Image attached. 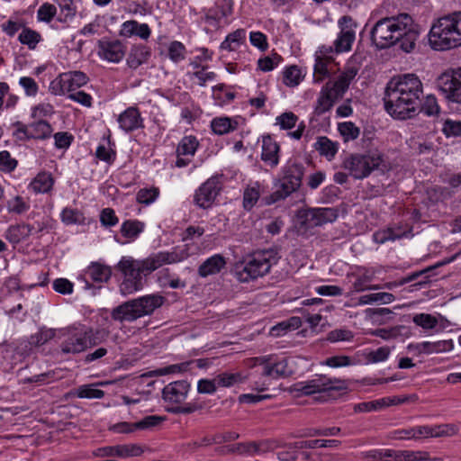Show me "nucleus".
Returning a JSON list of instances; mask_svg holds the SVG:
<instances>
[{"mask_svg":"<svg viewBox=\"0 0 461 461\" xmlns=\"http://www.w3.org/2000/svg\"><path fill=\"white\" fill-rule=\"evenodd\" d=\"M429 438L451 437L457 433V428L453 424L429 426Z\"/></svg>","mask_w":461,"mask_h":461,"instance_id":"obj_43","label":"nucleus"},{"mask_svg":"<svg viewBox=\"0 0 461 461\" xmlns=\"http://www.w3.org/2000/svg\"><path fill=\"white\" fill-rule=\"evenodd\" d=\"M303 76L297 66H290L283 73V82L289 87H294L300 84Z\"/></svg>","mask_w":461,"mask_h":461,"instance_id":"obj_39","label":"nucleus"},{"mask_svg":"<svg viewBox=\"0 0 461 461\" xmlns=\"http://www.w3.org/2000/svg\"><path fill=\"white\" fill-rule=\"evenodd\" d=\"M303 173L304 167L303 165L289 160L282 169V177L300 187Z\"/></svg>","mask_w":461,"mask_h":461,"instance_id":"obj_27","label":"nucleus"},{"mask_svg":"<svg viewBox=\"0 0 461 461\" xmlns=\"http://www.w3.org/2000/svg\"><path fill=\"white\" fill-rule=\"evenodd\" d=\"M413 322L425 330L434 329L438 321L436 317L428 313H419L413 316Z\"/></svg>","mask_w":461,"mask_h":461,"instance_id":"obj_47","label":"nucleus"},{"mask_svg":"<svg viewBox=\"0 0 461 461\" xmlns=\"http://www.w3.org/2000/svg\"><path fill=\"white\" fill-rule=\"evenodd\" d=\"M66 336V339L60 344V351L65 355L81 353L95 344V341H92L89 333L86 331L69 330L67 331Z\"/></svg>","mask_w":461,"mask_h":461,"instance_id":"obj_12","label":"nucleus"},{"mask_svg":"<svg viewBox=\"0 0 461 461\" xmlns=\"http://www.w3.org/2000/svg\"><path fill=\"white\" fill-rule=\"evenodd\" d=\"M88 77L81 71H70L60 74L50 84V91L55 95L73 93L87 83Z\"/></svg>","mask_w":461,"mask_h":461,"instance_id":"obj_10","label":"nucleus"},{"mask_svg":"<svg viewBox=\"0 0 461 461\" xmlns=\"http://www.w3.org/2000/svg\"><path fill=\"white\" fill-rule=\"evenodd\" d=\"M29 125L31 139L45 140L51 136L53 129L51 125L43 120L32 122Z\"/></svg>","mask_w":461,"mask_h":461,"instance_id":"obj_30","label":"nucleus"},{"mask_svg":"<svg viewBox=\"0 0 461 461\" xmlns=\"http://www.w3.org/2000/svg\"><path fill=\"white\" fill-rule=\"evenodd\" d=\"M386 399H380L372 402H361L355 405V411L366 412L376 411L386 406Z\"/></svg>","mask_w":461,"mask_h":461,"instance_id":"obj_51","label":"nucleus"},{"mask_svg":"<svg viewBox=\"0 0 461 461\" xmlns=\"http://www.w3.org/2000/svg\"><path fill=\"white\" fill-rule=\"evenodd\" d=\"M420 109L429 116L436 115L439 113V106L434 95H428L424 103L420 104Z\"/></svg>","mask_w":461,"mask_h":461,"instance_id":"obj_53","label":"nucleus"},{"mask_svg":"<svg viewBox=\"0 0 461 461\" xmlns=\"http://www.w3.org/2000/svg\"><path fill=\"white\" fill-rule=\"evenodd\" d=\"M353 339V333L346 329H337L330 331L327 339L330 342L348 341Z\"/></svg>","mask_w":461,"mask_h":461,"instance_id":"obj_56","label":"nucleus"},{"mask_svg":"<svg viewBox=\"0 0 461 461\" xmlns=\"http://www.w3.org/2000/svg\"><path fill=\"white\" fill-rule=\"evenodd\" d=\"M358 68L352 65H347L344 70L339 75L336 81L330 83V88L336 93L337 96L342 98L343 95L348 89L349 85L356 77Z\"/></svg>","mask_w":461,"mask_h":461,"instance_id":"obj_19","label":"nucleus"},{"mask_svg":"<svg viewBox=\"0 0 461 461\" xmlns=\"http://www.w3.org/2000/svg\"><path fill=\"white\" fill-rule=\"evenodd\" d=\"M437 86L448 101L461 104V68L443 72L437 79Z\"/></svg>","mask_w":461,"mask_h":461,"instance_id":"obj_9","label":"nucleus"},{"mask_svg":"<svg viewBox=\"0 0 461 461\" xmlns=\"http://www.w3.org/2000/svg\"><path fill=\"white\" fill-rule=\"evenodd\" d=\"M57 8L54 5L45 3L43 4L37 12V17L39 21L50 23L56 15Z\"/></svg>","mask_w":461,"mask_h":461,"instance_id":"obj_49","label":"nucleus"},{"mask_svg":"<svg viewBox=\"0 0 461 461\" xmlns=\"http://www.w3.org/2000/svg\"><path fill=\"white\" fill-rule=\"evenodd\" d=\"M56 336V330L41 328L36 333L32 334L29 338V344L32 347H41Z\"/></svg>","mask_w":461,"mask_h":461,"instance_id":"obj_35","label":"nucleus"},{"mask_svg":"<svg viewBox=\"0 0 461 461\" xmlns=\"http://www.w3.org/2000/svg\"><path fill=\"white\" fill-rule=\"evenodd\" d=\"M423 450H398L394 455L395 461H422L425 457Z\"/></svg>","mask_w":461,"mask_h":461,"instance_id":"obj_46","label":"nucleus"},{"mask_svg":"<svg viewBox=\"0 0 461 461\" xmlns=\"http://www.w3.org/2000/svg\"><path fill=\"white\" fill-rule=\"evenodd\" d=\"M199 142L194 136H185L178 143L177 156H194Z\"/></svg>","mask_w":461,"mask_h":461,"instance_id":"obj_37","label":"nucleus"},{"mask_svg":"<svg viewBox=\"0 0 461 461\" xmlns=\"http://www.w3.org/2000/svg\"><path fill=\"white\" fill-rule=\"evenodd\" d=\"M19 84L29 96H34L38 93V85L32 77H23L20 78Z\"/></svg>","mask_w":461,"mask_h":461,"instance_id":"obj_64","label":"nucleus"},{"mask_svg":"<svg viewBox=\"0 0 461 461\" xmlns=\"http://www.w3.org/2000/svg\"><path fill=\"white\" fill-rule=\"evenodd\" d=\"M185 48L180 41H173L168 48V56L174 62H179L185 59Z\"/></svg>","mask_w":461,"mask_h":461,"instance_id":"obj_54","label":"nucleus"},{"mask_svg":"<svg viewBox=\"0 0 461 461\" xmlns=\"http://www.w3.org/2000/svg\"><path fill=\"white\" fill-rule=\"evenodd\" d=\"M150 29L147 23H139L137 21L131 20L122 23L120 35L130 38L133 35L147 40L150 36Z\"/></svg>","mask_w":461,"mask_h":461,"instance_id":"obj_22","label":"nucleus"},{"mask_svg":"<svg viewBox=\"0 0 461 461\" xmlns=\"http://www.w3.org/2000/svg\"><path fill=\"white\" fill-rule=\"evenodd\" d=\"M181 260L176 252H158L139 260L131 257H122L116 265V269L122 275L119 285L122 295L128 296L142 290L144 277L165 264H172Z\"/></svg>","mask_w":461,"mask_h":461,"instance_id":"obj_3","label":"nucleus"},{"mask_svg":"<svg viewBox=\"0 0 461 461\" xmlns=\"http://www.w3.org/2000/svg\"><path fill=\"white\" fill-rule=\"evenodd\" d=\"M221 190V183L220 178L212 176L207 179L195 191L194 202L200 208L208 209L212 205Z\"/></svg>","mask_w":461,"mask_h":461,"instance_id":"obj_13","label":"nucleus"},{"mask_svg":"<svg viewBox=\"0 0 461 461\" xmlns=\"http://www.w3.org/2000/svg\"><path fill=\"white\" fill-rule=\"evenodd\" d=\"M85 288L86 289H95V286L89 283L90 279L94 283H107L112 276V269L109 266L92 262L85 271Z\"/></svg>","mask_w":461,"mask_h":461,"instance_id":"obj_18","label":"nucleus"},{"mask_svg":"<svg viewBox=\"0 0 461 461\" xmlns=\"http://www.w3.org/2000/svg\"><path fill=\"white\" fill-rule=\"evenodd\" d=\"M53 183L51 175L42 172L36 176L30 186L35 193H47L52 188Z\"/></svg>","mask_w":461,"mask_h":461,"instance_id":"obj_33","label":"nucleus"},{"mask_svg":"<svg viewBox=\"0 0 461 461\" xmlns=\"http://www.w3.org/2000/svg\"><path fill=\"white\" fill-rule=\"evenodd\" d=\"M211 126L214 133L223 135L236 130L238 122L228 117H218L212 121Z\"/></svg>","mask_w":461,"mask_h":461,"instance_id":"obj_32","label":"nucleus"},{"mask_svg":"<svg viewBox=\"0 0 461 461\" xmlns=\"http://www.w3.org/2000/svg\"><path fill=\"white\" fill-rule=\"evenodd\" d=\"M298 121V117L292 112L282 113L276 118V123L283 130H290L294 128Z\"/></svg>","mask_w":461,"mask_h":461,"instance_id":"obj_52","label":"nucleus"},{"mask_svg":"<svg viewBox=\"0 0 461 461\" xmlns=\"http://www.w3.org/2000/svg\"><path fill=\"white\" fill-rule=\"evenodd\" d=\"M278 152L279 145L270 136L263 137L261 159L272 168L279 163Z\"/></svg>","mask_w":461,"mask_h":461,"instance_id":"obj_21","label":"nucleus"},{"mask_svg":"<svg viewBox=\"0 0 461 461\" xmlns=\"http://www.w3.org/2000/svg\"><path fill=\"white\" fill-rule=\"evenodd\" d=\"M165 420L164 417L158 415H149L144 417L140 421L135 422L136 429H150L154 427H157L161 424V422Z\"/></svg>","mask_w":461,"mask_h":461,"instance_id":"obj_48","label":"nucleus"},{"mask_svg":"<svg viewBox=\"0 0 461 461\" xmlns=\"http://www.w3.org/2000/svg\"><path fill=\"white\" fill-rule=\"evenodd\" d=\"M7 209L10 212L21 214L29 209V205L23 201V197L16 195L7 202Z\"/></svg>","mask_w":461,"mask_h":461,"instance_id":"obj_58","label":"nucleus"},{"mask_svg":"<svg viewBox=\"0 0 461 461\" xmlns=\"http://www.w3.org/2000/svg\"><path fill=\"white\" fill-rule=\"evenodd\" d=\"M144 223L137 220L125 221L121 226V233L123 237L134 240L143 231Z\"/></svg>","mask_w":461,"mask_h":461,"instance_id":"obj_36","label":"nucleus"},{"mask_svg":"<svg viewBox=\"0 0 461 461\" xmlns=\"http://www.w3.org/2000/svg\"><path fill=\"white\" fill-rule=\"evenodd\" d=\"M104 395V391L93 387L92 385H82L77 390V396L80 398L101 399Z\"/></svg>","mask_w":461,"mask_h":461,"instance_id":"obj_50","label":"nucleus"},{"mask_svg":"<svg viewBox=\"0 0 461 461\" xmlns=\"http://www.w3.org/2000/svg\"><path fill=\"white\" fill-rule=\"evenodd\" d=\"M340 33L334 41L337 52L348 51L355 41L357 24L350 16L345 15L339 20Z\"/></svg>","mask_w":461,"mask_h":461,"instance_id":"obj_15","label":"nucleus"},{"mask_svg":"<svg viewBox=\"0 0 461 461\" xmlns=\"http://www.w3.org/2000/svg\"><path fill=\"white\" fill-rule=\"evenodd\" d=\"M327 63L328 60L325 59H322L321 57L316 58V62L314 65V81L315 82H321L323 78L329 74L328 68H327Z\"/></svg>","mask_w":461,"mask_h":461,"instance_id":"obj_57","label":"nucleus"},{"mask_svg":"<svg viewBox=\"0 0 461 461\" xmlns=\"http://www.w3.org/2000/svg\"><path fill=\"white\" fill-rule=\"evenodd\" d=\"M422 95L423 86L416 75L394 77L385 88L384 108L394 119H411L417 114Z\"/></svg>","mask_w":461,"mask_h":461,"instance_id":"obj_1","label":"nucleus"},{"mask_svg":"<svg viewBox=\"0 0 461 461\" xmlns=\"http://www.w3.org/2000/svg\"><path fill=\"white\" fill-rule=\"evenodd\" d=\"M164 297L159 294H147L127 301L113 308L111 312L113 320L120 322L134 321L141 317L150 315L164 303Z\"/></svg>","mask_w":461,"mask_h":461,"instance_id":"obj_5","label":"nucleus"},{"mask_svg":"<svg viewBox=\"0 0 461 461\" xmlns=\"http://www.w3.org/2000/svg\"><path fill=\"white\" fill-rule=\"evenodd\" d=\"M118 448H119V457H121V458L140 456L144 452L143 447L139 444L118 445Z\"/></svg>","mask_w":461,"mask_h":461,"instance_id":"obj_44","label":"nucleus"},{"mask_svg":"<svg viewBox=\"0 0 461 461\" xmlns=\"http://www.w3.org/2000/svg\"><path fill=\"white\" fill-rule=\"evenodd\" d=\"M348 388L347 382L339 378H330L326 375H318L312 380L299 382L294 385V391L301 395H311L328 391H343Z\"/></svg>","mask_w":461,"mask_h":461,"instance_id":"obj_8","label":"nucleus"},{"mask_svg":"<svg viewBox=\"0 0 461 461\" xmlns=\"http://www.w3.org/2000/svg\"><path fill=\"white\" fill-rule=\"evenodd\" d=\"M17 166V161L12 158L8 151L0 152V170L11 172Z\"/></svg>","mask_w":461,"mask_h":461,"instance_id":"obj_62","label":"nucleus"},{"mask_svg":"<svg viewBox=\"0 0 461 461\" xmlns=\"http://www.w3.org/2000/svg\"><path fill=\"white\" fill-rule=\"evenodd\" d=\"M429 42L435 50H448L461 46V11L435 21L429 33Z\"/></svg>","mask_w":461,"mask_h":461,"instance_id":"obj_4","label":"nucleus"},{"mask_svg":"<svg viewBox=\"0 0 461 461\" xmlns=\"http://www.w3.org/2000/svg\"><path fill=\"white\" fill-rule=\"evenodd\" d=\"M454 345L452 340H440L437 342H421L415 346L420 354H433L450 351Z\"/></svg>","mask_w":461,"mask_h":461,"instance_id":"obj_25","label":"nucleus"},{"mask_svg":"<svg viewBox=\"0 0 461 461\" xmlns=\"http://www.w3.org/2000/svg\"><path fill=\"white\" fill-rule=\"evenodd\" d=\"M339 216L336 208H312L305 210L301 214L302 223L306 228H313L333 222Z\"/></svg>","mask_w":461,"mask_h":461,"instance_id":"obj_14","label":"nucleus"},{"mask_svg":"<svg viewBox=\"0 0 461 461\" xmlns=\"http://www.w3.org/2000/svg\"><path fill=\"white\" fill-rule=\"evenodd\" d=\"M18 39L22 44L27 45L30 50H34L41 40V36L34 30L23 28Z\"/></svg>","mask_w":461,"mask_h":461,"instance_id":"obj_42","label":"nucleus"},{"mask_svg":"<svg viewBox=\"0 0 461 461\" xmlns=\"http://www.w3.org/2000/svg\"><path fill=\"white\" fill-rule=\"evenodd\" d=\"M226 262L224 258L221 255H214L208 259H206L200 267H199V275L201 276H208L210 275H214L219 273L221 269L225 266Z\"/></svg>","mask_w":461,"mask_h":461,"instance_id":"obj_29","label":"nucleus"},{"mask_svg":"<svg viewBox=\"0 0 461 461\" xmlns=\"http://www.w3.org/2000/svg\"><path fill=\"white\" fill-rule=\"evenodd\" d=\"M252 361L253 366H262L263 376L279 379L288 377L294 373L286 358L276 360L272 356H262L253 358Z\"/></svg>","mask_w":461,"mask_h":461,"instance_id":"obj_11","label":"nucleus"},{"mask_svg":"<svg viewBox=\"0 0 461 461\" xmlns=\"http://www.w3.org/2000/svg\"><path fill=\"white\" fill-rule=\"evenodd\" d=\"M338 129L345 141L356 140L360 132L359 129L351 122L339 123Z\"/></svg>","mask_w":461,"mask_h":461,"instance_id":"obj_45","label":"nucleus"},{"mask_svg":"<svg viewBox=\"0 0 461 461\" xmlns=\"http://www.w3.org/2000/svg\"><path fill=\"white\" fill-rule=\"evenodd\" d=\"M120 128L126 132L135 131L143 126L138 109L129 107L118 117Z\"/></svg>","mask_w":461,"mask_h":461,"instance_id":"obj_20","label":"nucleus"},{"mask_svg":"<svg viewBox=\"0 0 461 461\" xmlns=\"http://www.w3.org/2000/svg\"><path fill=\"white\" fill-rule=\"evenodd\" d=\"M339 99H340V97L337 96L336 93L330 88V83H327L318 98L315 108L316 113L322 114L328 112Z\"/></svg>","mask_w":461,"mask_h":461,"instance_id":"obj_23","label":"nucleus"},{"mask_svg":"<svg viewBox=\"0 0 461 461\" xmlns=\"http://www.w3.org/2000/svg\"><path fill=\"white\" fill-rule=\"evenodd\" d=\"M150 56L149 50L143 45H134L127 58V64L131 68L136 69L148 61Z\"/></svg>","mask_w":461,"mask_h":461,"instance_id":"obj_26","label":"nucleus"},{"mask_svg":"<svg viewBox=\"0 0 461 461\" xmlns=\"http://www.w3.org/2000/svg\"><path fill=\"white\" fill-rule=\"evenodd\" d=\"M246 39V31L238 29L230 33L221 44V49L228 51H234L243 44Z\"/></svg>","mask_w":461,"mask_h":461,"instance_id":"obj_31","label":"nucleus"},{"mask_svg":"<svg viewBox=\"0 0 461 461\" xmlns=\"http://www.w3.org/2000/svg\"><path fill=\"white\" fill-rule=\"evenodd\" d=\"M158 195V188L140 189L137 193V201L140 203L149 204L153 203Z\"/></svg>","mask_w":461,"mask_h":461,"instance_id":"obj_55","label":"nucleus"},{"mask_svg":"<svg viewBox=\"0 0 461 461\" xmlns=\"http://www.w3.org/2000/svg\"><path fill=\"white\" fill-rule=\"evenodd\" d=\"M394 301V295L390 293H377L362 295L358 298V304H370L375 302H382L383 303H391Z\"/></svg>","mask_w":461,"mask_h":461,"instance_id":"obj_41","label":"nucleus"},{"mask_svg":"<svg viewBox=\"0 0 461 461\" xmlns=\"http://www.w3.org/2000/svg\"><path fill=\"white\" fill-rule=\"evenodd\" d=\"M281 60V57L277 54H273L270 57H265L260 59L258 62V68L262 71H270L278 65Z\"/></svg>","mask_w":461,"mask_h":461,"instance_id":"obj_61","label":"nucleus"},{"mask_svg":"<svg viewBox=\"0 0 461 461\" xmlns=\"http://www.w3.org/2000/svg\"><path fill=\"white\" fill-rule=\"evenodd\" d=\"M126 52V46L119 40H100L98 41V56L108 62H120Z\"/></svg>","mask_w":461,"mask_h":461,"instance_id":"obj_16","label":"nucleus"},{"mask_svg":"<svg viewBox=\"0 0 461 461\" xmlns=\"http://www.w3.org/2000/svg\"><path fill=\"white\" fill-rule=\"evenodd\" d=\"M289 180H285V178L280 179V184L277 186L276 190L271 194V200L273 203L277 202L279 200L285 199L291 194L298 190L300 187L294 185L293 182H288Z\"/></svg>","mask_w":461,"mask_h":461,"instance_id":"obj_34","label":"nucleus"},{"mask_svg":"<svg viewBox=\"0 0 461 461\" xmlns=\"http://www.w3.org/2000/svg\"><path fill=\"white\" fill-rule=\"evenodd\" d=\"M74 285L67 278H57L53 282V289L62 294H70L73 293Z\"/></svg>","mask_w":461,"mask_h":461,"instance_id":"obj_60","label":"nucleus"},{"mask_svg":"<svg viewBox=\"0 0 461 461\" xmlns=\"http://www.w3.org/2000/svg\"><path fill=\"white\" fill-rule=\"evenodd\" d=\"M217 385L220 387H230L236 384L243 383L246 377L240 373H221L215 376Z\"/></svg>","mask_w":461,"mask_h":461,"instance_id":"obj_40","label":"nucleus"},{"mask_svg":"<svg viewBox=\"0 0 461 461\" xmlns=\"http://www.w3.org/2000/svg\"><path fill=\"white\" fill-rule=\"evenodd\" d=\"M32 230V226L25 223L11 225L5 232V238L11 243L17 244L27 239L31 235Z\"/></svg>","mask_w":461,"mask_h":461,"instance_id":"obj_28","label":"nucleus"},{"mask_svg":"<svg viewBox=\"0 0 461 461\" xmlns=\"http://www.w3.org/2000/svg\"><path fill=\"white\" fill-rule=\"evenodd\" d=\"M189 389L190 384L186 381H176L164 387L162 398L169 404L177 405L186 399Z\"/></svg>","mask_w":461,"mask_h":461,"instance_id":"obj_17","label":"nucleus"},{"mask_svg":"<svg viewBox=\"0 0 461 461\" xmlns=\"http://www.w3.org/2000/svg\"><path fill=\"white\" fill-rule=\"evenodd\" d=\"M276 252L273 249L257 251L248 257L241 270L236 275L240 282L246 283L269 273L271 267L277 262Z\"/></svg>","mask_w":461,"mask_h":461,"instance_id":"obj_7","label":"nucleus"},{"mask_svg":"<svg viewBox=\"0 0 461 461\" xmlns=\"http://www.w3.org/2000/svg\"><path fill=\"white\" fill-rule=\"evenodd\" d=\"M339 143L332 141L326 136L318 137L314 143L315 149L322 157H325L327 160H332L339 150Z\"/></svg>","mask_w":461,"mask_h":461,"instance_id":"obj_24","label":"nucleus"},{"mask_svg":"<svg viewBox=\"0 0 461 461\" xmlns=\"http://www.w3.org/2000/svg\"><path fill=\"white\" fill-rule=\"evenodd\" d=\"M442 131L447 137H457L461 135V122L447 120L442 128Z\"/></svg>","mask_w":461,"mask_h":461,"instance_id":"obj_59","label":"nucleus"},{"mask_svg":"<svg viewBox=\"0 0 461 461\" xmlns=\"http://www.w3.org/2000/svg\"><path fill=\"white\" fill-rule=\"evenodd\" d=\"M384 157L378 150H371L365 154H351L342 162V168L356 179L368 176L375 169L385 168Z\"/></svg>","mask_w":461,"mask_h":461,"instance_id":"obj_6","label":"nucleus"},{"mask_svg":"<svg viewBox=\"0 0 461 461\" xmlns=\"http://www.w3.org/2000/svg\"><path fill=\"white\" fill-rule=\"evenodd\" d=\"M371 41L378 49L395 44L406 52H412L420 37V27L411 15L400 14L378 20L371 30Z\"/></svg>","mask_w":461,"mask_h":461,"instance_id":"obj_2","label":"nucleus"},{"mask_svg":"<svg viewBox=\"0 0 461 461\" xmlns=\"http://www.w3.org/2000/svg\"><path fill=\"white\" fill-rule=\"evenodd\" d=\"M251 44L260 50L264 51L268 48L267 36L260 32H252L249 34Z\"/></svg>","mask_w":461,"mask_h":461,"instance_id":"obj_63","label":"nucleus"},{"mask_svg":"<svg viewBox=\"0 0 461 461\" xmlns=\"http://www.w3.org/2000/svg\"><path fill=\"white\" fill-rule=\"evenodd\" d=\"M340 445V441L336 439H312L296 441L293 445L294 447L316 448V447H336Z\"/></svg>","mask_w":461,"mask_h":461,"instance_id":"obj_38","label":"nucleus"}]
</instances>
